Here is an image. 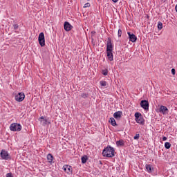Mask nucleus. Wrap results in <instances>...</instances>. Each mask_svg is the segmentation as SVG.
Wrapping results in <instances>:
<instances>
[{
	"label": "nucleus",
	"mask_w": 177,
	"mask_h": 177,
	"mask_svg": "<svg viewBox=\"0 0 177 177\" xmlns=\"http://www.w3.org/2000/svg\"><path fill=\"white\" fill-rule=\"evenodd\" d=\"M38 41L40 46L44 47L45 46V35L44 34V32L39 33Z\"/></svg>",
	"instance_id": "6"
},
{
	"label": "nucleus",
	"mask_w": 177,
	"mask_h": 177,
	"mask_svg": "<svg viewBox=\"0 0 177 177\" xmlns=\"http://www.w3.org/2000/svg\"><path fill=\"white\" fill-rule=\"evenodd\" d=\"M10 129L12 132H20L21 131V124L19 123H12L10 126Z\"/></svg>",
	"instance_id": "3"
},
{
	"label": "nucleus",
	"mask_w": 177,
	"mask_h": 177,
	"mask_svg": "<svg viewBox=\"0 0 177 177\" xmlns=\"http://www.w3.org/2000/svg\"><path fill=\"white\" fill-rule=\"evenodd\" d=\"M88 95L86 94V93H82L81 94V97H82L83 99H86V97H88Z\"/></svg>",
	"instance_id": "23"
},
{
	"label": "nucleus",
	"mask_w": 177,
	"mask_h": 177,
	"mask_svg": "<svg viewBox=\"0 0 177 177\" xmlns=\"http://www.w3.org/2000/svg\"><path fill=\"white\" fill-rule=\"evenodd\" d=\"M162 140H163V142H165V140H167V137L164 136V137L162 138Z\"/></svg>",
	"instance_id": "31"
},
{
	"label": "nucleus",
	"mask_w": 177,
	"mask_h": 177,
	"mask_svg": "<svg viewBox=\"0 0 177 177\" xmlns=\"http://www.w3.org/2000/svg\"><path fill=\"white\" fill-rule=\"evenodd\" d=\"M12 26H13L15 30H17V28H19V25L18 24H14Z\"/></svg>",
	"instance_id": "28"
},
{
	"label": "nucleus",
	"mask_w": 177,
	"mask_h": 177,
	"mask_svg": "<svg viewBox=\"0 0 177 177\" xmlns=\"http://www.w3.org/2000/svg\"><path fill=\"white\" fill-rule=\"evenodd\" d=\"M121 115H122V111H117L113 113V117L116 120H118L119 118H121Z\"/></svg>",
	"instance_id": "13"
},
{
	"label": "nucleus",
	"mask_w": 177,
	"mask_h": 177,
	"mask_svg": "<svg viewBox=\"0 0 177 177\" xmlns=\"http://www.w3.org/2000/svg\"><path fill=\"white\" fill-rule=\"evenodd\" d=\"M160 1H161V2L164 3V2H165L166 0H160Z\"/></svg>",
	"instance_id": "34"
},
{
	"label": "nucleus",
	"mask_w": 177,
	"mask_h": 177,
	"mask_svg": "<svg viewBox=\"0 0 177 177\" xmlns=\"http://www.w3.org/2000/svg\"><path fill=\"white\" fill-rule=\"evenodd\" d=\"M109 122H111L113 127H116L117 122H115V119L114 118H111L109 120Z\"/></svg>",
	"instance_id": "17"
},
{
	"label": "nucleus",
	"mask_w": 177,
	"mask_h": 177,
	"mask_svg": "<svg viewBox=\"0 0 177 177\" xmlns=\"http://www.w3.org/2000/svg\"><path fill=\"white\" fill-rule=\"evenodd\" d=\"M40 118L41 120H44V116H41Z\"/></svg>",
	"instance_id": "33"
},
{
	"label": "nucleus",
	"mask_w": 177,
	"mask_h": 177,
	"mask_svg": "<svg viewBox=\"0 0 177 177\" xmlns=\"http://www.w3.org/2000/svg\"><path fill=\"white\" fill-rule=\"evenodd\" d=\"M87 1H91V0H87Z\"/></svg>",
	"instance_id": "36"
},
{
	"label": "nucleus",
	"mask_w": 177,
	"mask_h": 177,
	"mask_svg": "<svg viewBox=\"0 0 177 177\" xmlns=\"http://www.w3.org/2000/svg\"><path fill=\"white\" fill-rule=\"evenodd\" d=\"M113 49H114V46L111 42V38L108 37L107 41H106V52H113Z\"/></svg>",
	"instance_id": "5"
},
{
	"label": "nucleus",
	"mask_w": 177,
	"mask_h": 177,
	"mask_svg": "<svg viewBox=\"0 0 177 177\" xmlns=\"http://www.w3.org/2000/svg\"><path fill=\"white\" fill-rule=\"evenodd\" d=\"M91 7V3H86L84 6V8H90Z\"/></svg>",
	"instance_id": "26"
},
{
	"label": "nucleus",
	"mask_w": 177,
	"mask_h": 177,
	"mask_svg": "<svg viewBox=\"0 0 177 177\" xmlns=\"http://www.w3.org/2000/svg\"><path fill=\"white\" fill-rule=\"evenodd\" d=\"M46 119L44 120V124H46Z\"/></svg>",
	"instance_id": "35"
},
{
	"label": "nucleus",
	"mask_w": 177,
	"mask_h": 177,
	"mask_svg": "<svg viewBox=\"0 0 177 177\" xmlns=\"http://www.w3.org/2000/svg\"><path fill=\"white\" fill-rule=\"evenodd\" d=\"M115 149L113 148L111 146L108 145L106 148L102 151V155L104 157L111 158L115 156Z\"/></svg>",
	"instance_id": "1"
},
{
	"label": "nucleus",
	"mask_w": 177,
	"mask_h": 177,
	"mask_svg": "<svg viewBox=\"0 0 177 177\" xmlns=\"http://www.w3.org/2000/svg\"><path fill=\"white\" fill-rule=\"evenodd\" d=\"M106 55L109 62H113V60H114V57L113 56V52H106Z\"/></svg>",
	"instance_id": "14"
},
{
	"label": "nucleus",
	"mask_w": 177,
	"mask_h": 177,
	"mask_svg": "<svg viewBox=\"0 0 177 177\" xmlns=\"http://www.w3.org/2000/svg\"><path fill=\"white\" fill-rule=\"evenodd\" d=\"M127 34L129 35V41H131V42H136L138 37H136V35H135V34L131 33V32H128Z\"/></svg>",
	"instance_id": "10"
},
{
	"label": "nucleus",
	"mask_w": 177,
	"mask_h": 177,
	"mask_svg": "<svg viewBox=\"0 0 177 177\" xmlns=\"http://www.w3.org/2000/svg\"><path fill=\"white\" fill-rule=\"evenodd\" d=\"M0 156L2 160H10V155H9V152L5 149H2L0 153Z\"/></svg>",
	"instance_id": "4"
},
{
	"label": "nucleus",
	"mask_w": 177,
	"mask_h": 177,
	"mask_svg": "<svg viewBox=\"0 0 177 177\" xmlns=\"http://www.w3.org/2000/svg\"><path fill=\"white\" fill-rule=\"evenodd\" d=\"M25 98L26 95H24V93L23 92L19 93L17 95H15L16 102H23Z\"/></svg>",
	"instance_id": "7"
},
{
	"label": "nucleus",
	"mask_w": 177,
	"mask_h": 177,
	"mask_svg": "<svg viewBox=\"0 0 177 177\" xmlns=\"http://www.w3.org/2000/svg\"><path fill=\"white\" fill-rule=\"evenodd\" d=\"M165 149H171V143L168 142H166L165 143Z\"/></svg>",
	"instance_id": "21"
},
{
	"label": "nucleus",
	"mask_w": 177,
	"mask_h": 177,
	"mask_svg": "<svg viewBox=\"0 0 177 177\" xmlns=\"http://www.w3.org/2000/svg\"><path fill=\"white\" fill-rule=\"evenodd\" d=\"M113 2H114V3H117V2H118V0H112Z\"/></svg>",
	"instance_id": "32"
},
{
	"label": "nucleus",
	"mask_w": 177,
	"mask_h": 177,
	"mask_svg": "<svg viewBox=\"0 0 177 177\" xmlns=\"http://www.w3.org/2000/svg\"><path fill=\"white\" fill-rule=\"evenodd\" d=\"M122 35V30L119 29L118 31V36L120 37H121V36Z\"/></svg>",
	"instance_id": "25"
},
{
	"label": "nucleus",
	"mask_w": 177,
	"mask_h": 177,
	"mask_svg": "<svg viewBox=\"0 0 177 177\" xmlns=\"http://www.w3.org/2000/svg\"><path fill=\"white\" fill-rule=\"evenodd\" d=\"M13 176L12 175V173H8L6 174V177H12Z\"/></svg>",
	"instance_id": "29"
},
{
	"label": "nucleus",
	"mask_w": 177,
	"mask_h": 177,
	"mask_svg": "<svg viewBox=\"0 0 177 177\" xmlns=\"http://www.w3.org/2000/svg\"><path fill=\"white\" fill-rule=\"evenodd\" d=\"M140 106L144 110H149V101L143 100L140 102Z\"/></svg>",
	"instance_id": "9"
},
{
	"label": "nucleus",
	"mask_w": 177,
	"mask_h": 177,
	"mask_svg": "<svg viewBox=\"0 0 177 177\" xmlns=\"http://www.w3.org/2000/svg\"><path fill=\"white\" fill-rule=\"evenodd\" d=\"M171 74H173V75H175V68L171 69Z\"/></svg>",
	"instance_id": "30"
},
{
	"label": "nucleus",
	"mask_w": 177,
	"mask_h": 177,
	"mask_svg": "<svg viewBox=\"0 0 177 177\" xmlns=\"http://www.w3.org/2000/svg\"><path fill=\"white\" fill-rule=\"evenodd\" d=\"M159 112L162 113V114H168V108L164 105H162L159 109Z\"/></svg>",
	"instance_id": "12"
},
{
	"label": "nucleus",
	"mask_w": 177,
	"mask_h": 177,
	"mask_svg": "<svg viewBox=\"0 0 177 177\" xmlns=\"http://www.w3.org/2000/svg\"><path fill=\"white\" fill-rule=\"evenodd\" d=\"M145 168L147 172H149V174H151V172H153V166H151V165H146Z\"/></svg>",
	"instance_id": "15"
},
{
	"label": "nucleus",
	"mask_w": 177,
	"mask_h": 177,
	"mask_svg": "<svg viewBox=\"0 0 177 177\" xmlns=\"http://www.w3.org/2000/svg\"><path fill=\"white\" fill-rule=\"evenodd\" d=\"M47 160L50 164H52V162H53V156H52V154L50 153H48L47 155Z\"/></svg>",
	"instance_id": "16"
},
{
	"label": "nucleus",
	"mask_w": 177,
	"mask_h": 177,
	"mask_svg": "<svg viewBox=\"0 0 177 177\" xmlns=\"http://www.w3.org/2000/svg\"><path fill=\"white\" fill-rule=\"evenodd\" d=\"M124 142L123 140H120L116 142V145L118 146V147H120L121 146H124Z\"/></svg>",
	"instance_id": "18"
},
{
	"label": "nucleus",
	"mask_w": 177,
	"mask_h": 177,
	"mask_svg": "<svg viewBox=\"0 0 177 177\" xmlns=\"http://www.w3.org/2000/svg\"><path fill=\"white\" fill-rule=\"evenodd\" d=\"M82 164H85L88 161V156H84L81 158Z\"/></svg>",
	"instance_id": "19"
},
{
	"label": "nucleus",
	"mask_w": 177,
	"mask_h": 177,
	"mask_svg": "<svg viewBox=\"0 0 177 177\" xmlns=\"http://www.w3.org/2000/svg\"><path fill=\"white\" fill-rule=\"evenodd\" d=\"M62 169H64L68 175H71V174H73V168L68 165H64Z\"/></svg>",
	"instance_id": "8"
},
{
	"label": "nucleus",
	"mask_w": 177,
	"mask_h": 177,
	"mask_svg": "<svg viewBox=\"0 0 177 177\" xmlns=\"http://www.w3.org/2000/svg\"><path fill=\"white\" fill-rule=\"evenodd\" d=\"M140 138V135L139 134H136L134 137H133V139L135 140H138V139H139Z\"/></svg>",
	"instance_id": "27"
},
{
	"label": "nucleus",
	"mask_w": 177,
	"mask_h": 177,
	"mask_svg": "<svg viewBox=\"0 0 177 177\" xmlns=\"http://www.w3.org/2000/svg\"><path fill=\"white\" fill-rule=\"evenodd\" d=\"M102 74L103 75H107L109 74V71H107V69H105V70H102Z\"/></svg>",
	"instance_id": "24"
},
{
	"label": "nucleus",
	"mask_w": 177,
	"mask_h": 177,
	"mask_svg": "<svg viewBox=\"0 0 177 177\" xmlns=\"http://www.w3.org/2000/svg\"><path fill=\"white\" fill-rule=\"evenodd\" d=\"M158 30H162V23L161 21L158 22Z\"/></svg>",
	"instance_id": "20"
},
{
	"label": "nucleus",
	"mask_w": 177,
	"mask_h": 177,
	"mask_svg": "<svg viewBox=\"0 0 177 177\" xmlns=\"http://www.w3.org/2000/svg\"><path fill=\"white\" fill-rule=\"evenodd\" d=\"M100 84L101 86H107V82L106 81H100Z\"/></svg>",
	"instance_id": "22"
},
{
	"label": "nucleus",
	"mask_w": 177,
	"mask_h": 177,
	"mask_svg": "<svg viewBox=\"0 0 177 177\" xmlns=\"http://www.w3.org/2000/svg\"><path fill=\"white\" fill-rule=\"evenodd\" d=\"M136 117V122L140 125H143L145 124V119L143 116H142V113L139 112H136L134 115Z\"/></svg>",
	"instance_id": "2"
},
{
	"label": "nucleus",
	"mask_w": 177,
	"mask_h": 177,
	"mask_svg": "<svg viewBox=\"0 0 177 177\" xmlns=\"http://www.w3.org/2000/svg\"><path fill=\"white\" fill-rule=\"evenodd\" d=\"M64 28L65 31H71V30H73V26H71L68 21H65L64 24Z\"/></svg>",
	"instance_id": "11"
}]
</instances>
